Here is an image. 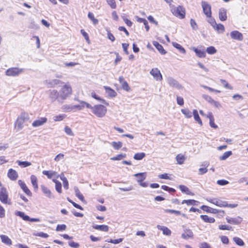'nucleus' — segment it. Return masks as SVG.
<instances>
[{
	"instance_id": "nucleus-1",
	"label": "nucleus",
	"mask_w": 248,
	"mask_h": 248,
	"mask_svg": "<svg viewBox=\"0 0 248 248\" xmlns=\"http://www.w3.org/2000/svg\"><path fill=\"white\" fill-rule=\"evenodd\" d=\"M71 92L72 89L69 86L67 85H64L59 92L56 90L53 102L57 101L59 104H62L64 100L71 94Z\"/></svg>"
},
{
	"instance_id": "nucleus-2",
	"label": "nucleus",
	"mask_w": 248,
	"mask_h": 248,
	"mask_svg": "<svg viewBox=\"0 0 248 248\" xmlns=\"http://www.w3.org/2000/svg\"><path fill=\"white\" fill-rule=\"evenodd\" d=\"M28 123H30L29 115L26 113H22L16 121L15 128L17 130H20L24 127V125H27Z\"/></svg>"
},
{
	"instance_id": "nucleus-3",
	"label": "nucleus",
	"mask_w": 248,
	"mask_h": 248,
	"mask_svg": "<svg viewBox=\"0 0 248 248\" xmlns=\"http://www.w3.org/2000/svg\"><path fill=\"white\" fill-rule=\"evenodd\" d=\"M107 111L106 107L102 105H96L93 106L92 112L98 117H104Z\"/></svg>"
},
{
	"instance_id": "nucleus-4",
	"label": "nucleus",
	"mask_w": 248,
	"mask_h": 248,
	"mask_svg": "<svg viewBox=\"0 0 248 248\" xmlns=\"http://www.w3.org/2000/svg\"><path fill=\"white\" fill-rule=\"evenodd\" d=\"M171 12L174 16L181 19L184 18L186 15L185 9L181 5L171 8Z\"/></svg>"
},
{
	"instance_id": "nucleus-5",
	"label": "nucleus",
	"mask_w": 248,
	"mask_h": 248,
	"mask_svg": "<svg viewBox=\"0 0 248 248\" xmlns=\"http://www.w3.org/2000/svg\"><path fill=\"white\" fill-rule=\"evenodd\" d=\"M25 69L23 68H19L17 67H12L8 69L6 72L5 74L7 76H17L20 74L23 73Z\"/></svg>"
},
{
	"instance_id": "nucleus-6",
	"label": "nucleus",
	"mask_w": 248,
	"mask_h": 248,
	"mask_svg": "<svg viewBox=\"0 0 248 248\" xmlns=\"http://www.w3.org/2000/svg\"><path fill=\"white\" fill-rule=\"evenodd\" d=\"M202 6L203 9V12L206 16L207 17H211L212 12L211 5L206 1H202Z\"/></svg>"
},
{
	"instance_id": "nucleus-7",
	"label": "nucleus",
	"mask_w": 248,
	"mask_h": 248,
	"mask_svg": "<svg viewBox=\"0 0 248 248\" xmlns=\"http://www.w3.org/2000/svg\"><path fill=\"white\" fill-rule=\"evenodd\" d=\"M167 81L170 87L176 88L178 90L183 88V87L179 83V82L172 78L170 77L168 78Z\"/></svg>"
},
{
	"instance_id": "nucleus-8",
	"label": "nucleus",
	"mask_w": 248,
	"mask_h": 248,
	"mask_svg": "<svg viewBox=\"0 0 248 248\" xmlns=\"http://www.w3.org/2000/svg\"><path fill=\"white\" fill-rule=\"evenodd\" d=\"M230 36L232 39L238 41H242L243 35L242 33L238 31H233L230 32Z\"/></svg>"
},
{
	"instance_id": "nucleus-9",
	"label": "nucleus",
	"mask_w": 248,
	"mask_h": 248,
	"mask_svg": "<svg viewBox=\"0 0 248 248\" xmlns=\"http://www.w3.org/2000/svg\"><path fill=\"white\" fill-rule=\"evenodd\" d=\"M150 73L156 80L161 81L162 80V75L157 68L152 69Z\"/></svg>"
},
{
	"instance_id": "nucleus-10",
	"label": "nucleus",
	"mask_w": 248,
	"mask_h": 248,
	"mask_svg": "<svg viewBox=\"0 0 248 248\" xmlns=\"http://www.w3.org/2000/svg\"><path fill=\"white\" fill-rule=\"evenodd\" d=\"M226 220L228 223L233 225H238L241 223L242 221V218L239 217L232 218L230 217H226Z\"/></svg>"
},
{
	"instance_id": "nucleus-11",
	"label": "nucleus",
	"mask_w": 248,
	"mask_h": 248,
	"mask_svg": "<svg viewBox=\"0 0 248 248\" xmlns=\"http://www.w3.org/2000/svg\"><path fill=\"white\" fill-rule=\"evenodd\" d=\"M119 81L122 86V88L124 90L127 92H129L130 91V87H129L128 83L125 80H124V79L123 76H121L119 77Z\"/></svg>"
},
{
	"instance_id": "nucleus-12",
	"label": "nucleus",
	"mask_w": 248,
	"mask_h": 248,
	"mask_svg": "<svg viewBox=\"0 0 248 248\" xmlns=\"http://www.w3.org/2000/svg\"><path fill=\"white\" fill-rule=\"evenodd\" d=\"M218 17L219 19L222 21H224L227 20V10L226 9L224 8H221L219 9Z\"/></svg>"
},
{
	"instance_id": "nucleus-13",
	"label": "nucleus",
	"mask_w": 248,
	"mask_h": 248,
	"mask_svg": "<svg viewBox=\"0 0 248 248\" xmlns=\"http://www.w3.org/2000/svg\"><path fill=\"white\" fill-rule=\"evenodd\" d=\"M8 193L6 188L1 187L0 188V202H7Z\"/></svg>"
},
{
	"instance_id": "nucleus-14",
	"label": "nucleus",
	"mask_w": 248,
	"mask_h": 248,
	"mask_svg": "<svg viewBox=\"0 0 248 248\" xmlns=\"http://www.w3.org/2000/svg\"><path fill=\"white\" fill-rule=\"evenodd\" d=\"M47 118L46 117H42L39 118L38 120L34 121L32 124V125L33 127H38L43 125L47 122Z\"/></svg>"
},
{
	"instance_id": "nucleus-15",
	"label": "nucleus",
	"mask_w": 248,
	"mask_h": 248,
	"mask_svg": "<svg viewBox=\"0 0 248 248\" xmlns=\"http://www.w3.org/2000/svg\"><path fill=\"white\" fill-rule=\"evenodd\" d=\"M18 185L20 186L21 188L23 190V191L28 196H31V193L30 191V189L27 186L26 184L23 182L22 180H19L18 181Z\"/></svg>"
},
{
	"instance_id": "nucleus-16",
	"label": "nucleus",
	"mask_w": 248,
	"mask_h": 248,
	"mask_svg": "<svg viewBox=\"0 0 248 248\" xmlns=\"http://www.w3.org/2000/svg\"><path fill=\"white\" fill-rule=\"evenodd\" d=\"M7 176L10 179L15 181L17 179L18 177V174L15 170L12 169H10L7 173Z\"/></svg>"
},
{
	"instance_id": "nucleus-17",
	"label": "nucleus",
	"mask_w": 248,
	"mask_h": 248,
	"mask_svg": "<svg viewBox=\"0 0 248 248\" xmlns=\"http://www.w3.org/2000/svg\"><path fill=\"white\" fill-rule=\"evenodd\" d=\"M157 228L158 230L162 231L163 232V233L164 235H166L167 236H170L171 235V231L169 228H168L167 227L158 225L157 226Z\"/></svg>"
},
{
	"instance_id": "nucleus-18",
	"label": "nucleus",
	"mask_w": 248,
	"mask_h": 248,
	"mask_svg": "<svg viewBox=\"0 0 248 248\" xmlns=\"http://www.w3.org/2000/svg\"><path fill=\"white\" fill-rule=\"evenodd\" d=\"M193 236V232L190 230L186 229L185 230L184 232L182 234V238L186 240L191 238Z\"/></svg>"
},
{
	"instance_id": "nucleus-19",
	"label": "nucleus",
	"mask_w": 248,
	"mask_h": 248,
	"mask_svg": "<svg viewBox=\"0 0 248 248\" xmlns=\"http://www.w3.org/2000/svg\"><path fill=\"white\" fill-rule=\"evenodd\" d=\"M153 44L161 54L164 55L167 53V52L164 50L163 46L158 42L156 41H154Z\"/></svg>"
},
{
	"instance_id": "nucleus-20",
	"label": "nucleus",
	"mask_w": 248,
	"mask_h": 248,
	"mask_svg": "<svg viewBox=\"0 0 248 248\" xmlns=\"http://www.w3.org/2000/svg\"><path fill=\"white\" fill-rule=\"evenodd\" d=\"M134 176L137 178V181L140 183L145 179L146 177V172L136 173L134 174Z\"/></svg>"
},
{
	"instance_id": "nucleus-21",
	"label": "nucleus",
	"mask_w": 248,
	"mask_h": 248,
	"mask_svg": "<svg viewBox=\"0 0 248 248\" xmlns=\"http://www.w3.org/2000/svg\"><path fill=\"white\" fill-rule=\"evenodd\" d=\"M193 50L195 52L196 55L199 58H205L206 57V53L204 50H202L197 48L193 47Z\"/></svg>"
},
{
	"instance_id": "nucleus-22",
	"label": "nucleus",
	"mask_w": 248,
	"mask_h": 248,
	"mask_svg": "<svg viewBox=\"0 0 248 248\" xmlns=\"http://www.w3.org/2000/svg\"><path fill=\"white\" fill-rule=\"evenodd\" d=\"M104 88L108 93V95L110 97H114L117 95L116 92L109 87L104 86Z\"/></svg>"
},
{
	"instance_id": "nucleus-23",
	"label": "nucleus",
	"mask_w": 248,
	"mask_h": 248,
	"mask_svg": "<svg viewBox=\"0 0 248 248\" xmlns=\"http://www.w3.org/2000/svg\"><path fill=\"white\" fill-rule=\"evenodd\" d=\"M93 228L97 230L104 232H108V226L106 225H95L93 226Z\"/></svg>"
},
{
	"instance_id": "nucleus-24",
	"label": "nucleus",
	"mask_w": 248,
	"mask_h": 248,
	"mask_svg": "<svg viewBox=\"0 0 248 248\" xmlns=\"http://www.w3.org/2000/svg\"><path fill=\"white\" fill-rule=\"evenodd\" d=\"M201 208L203 210H204L207 212H208V213L215 214L218 212V210L217 209H214L213 208L208 207L206 205H202V206Z\"/></svg>"
},
{
	"instance_id": "nucleus-25",
	"label": "nucleus",
	"mask_w": 248,
	"mask_h": 248,
	"mask_svg": "<svg viewBox=\"0 0 248 248\" xmlns=\"http://www.w3.org/2000/svg\"><path fill=\"white\" fill-rule=\"evenodd\" d=\"M31 180L33 188L34 190L36 191L38 189V188L37 184V178L35 175H31Z\"/></svg>"
},
{
	"instance_id": "nucleus-26",
	"label": "nucleus",
	"mask_w": 248,
	"mask_h": 248,
	"mask_svg": "<svg viewBox=\"0 0 248 248\" xmlns=\"http://www.w3.org/2000/svg\"><path fill=\"white\" fill-rule=\"evenodd\" d=\"M15 215L17 216H19L25 221H28L30 219V217L26 215L23 212L16 211L15 212Z\"/></svg>"
},
{
	"instance_id": "nucleus-27",
	"label": "nucleus",
	"mask_w": 248,
	"mask_h": 248,
	"mask_svg": "<svg viewBox=\"0 0 248 248\" xmlns=\"http://www.w3.org/2000/svg\"><path fill=\"white\" fill-rule=\"evenodd\" d=\"M193 114L194 116V118L195 120L199 124L201 125H202V122L198 114V112L197 109H194L193 111Z\"/></svg>"
},
{
	"instance_id": "nucleus-28",
	"label": "nucleus",
	"mask_w": 248,
	"mask_h": 248,
	"mask_svg": "<svg viewBox=\"0 0 248 248\" xmlns=\"http://www.w3.org/2000/svg\"><path fill=\"white\" fill-rule=\"evenodd\" d=\"M216 205L219 207H229L234 208L237 206V204H228L227 202H216Z\"/></svg>"
},
{
	"instance_id": "nucleus-29",
	"label": "nucleus",
	"mask_w": 248,
	"mask_h": 248,
	"mask_svg": "<svg viewBox=\"0 0 248 248\" xmlns=\"http://www.w3.org/2000/svg\"><path fill=\"white\" fill-rule=\"evenodd\" d=\"M41 188L43 192L44 193V194H45L46 196H47L49 198H51L52 197L50 190L49 189H48L46 186H45L44 185H41Z\"/></svg>"
},
{
	"instance_id": "nucleus-30",
	"label": "nucleus",
	"mask_w": 248,
	"mask_h": 248,
	"mask_svg": "<svg viewBox=\"0 0 248 248\" xmlns=\"http://www.w3.org/2000/svg\"><path fill=\"white\" fill-rule=\"evenodd\" d=\"M201 218L205 222L214 223L215 221V219L213 217H209L207 215H201Z\"/></svg>"
},
{
	"instance_id": "nucleus-31",
	"label": "nucleus",
	"mask_w": 248,
	"mask_h": 248,
	"mask_svg": "<svg viewBox=\"0 0 248 248\" xmlns=\"http://www.w3.org/2000/svg\"><path fill=\"white\" fill-rule=\"evenodd\" d=\"M1 241L7 245H12L11 240L6 235H1L0 236Z\"/></svg>"
},
{
	"instance_id": "nucleus-32",
	"label": "nucleus",
	"mask_w": 248,
	"mask_h": 248,
	"mask_svg": "<svg viewBox=\"0 0 248 248\" xmlns=\"http://www.w3.org/2000/svg\"><path fill=\"white\" fill-rule=\"evenodd\" d=\"M179 187L182 192L185 193L187 195H190L192 194L189 189L187 186L184 185H180L179 186Z\"/></svg>"
},
{
	"instance_id": "nucleus-33",
	"label": "nucleus",
	"mask_w": 248,
	"mask_h": 248,
	"mask_svg": "<svg viewBox=\"0 0 248 248\" xmlns=\"http://www.w3.org/2000/svg\"><path fill=\"white\" fill-rule=\"evenodd\" d=\"M173 46L176 48L178 49L180 52L183 54L186 53V50L185 48L180 44L176 42L172 43Z\"/></svg>"
},
{
	"instance_id": "nucleus-34",
	"label": "nucleus",
	"mask_w": 248,
	"mask_h": 248,
	"mask_svg": "<svg viewBox=\"0 0 248 248\" xmlns=\"http://www.w3.org/2000/svg\"><path fill=\"white\" fill-rule=\"evenodd\" d=\"M213 28L217 31L219 33V32H223L225 31V28L224 26L221 24H217L216 23V25H215V26L213 27Z\"/></svg>"
},
{
	"instance_id": "nucleus-35",
	"label": "nucleus",
	"mask_w": 248,
	"mask_h": 248,
	"mask_svg": "<svg viewBox=\"0 0 248 248\" xmlns=\"http://www.w3.org/2000/svg\"><path fill=\"white\" fill-rule=\"evenodd\" d=\"M181 112L187 118H191L192 116L191 112L188 108L182 109Z\"/></svg>"
},
{
	"instance_id": "nucleus-36",
	"label": "nucleus",
	"mask_w": 248,
	"mask_h": 248,
	"mask_svg": "<svg viewBox=\"0 0 248 248\" xmlns=\"http://www.w3.org/2000/svg\"><path fill=\"white\" fill-rule=\"evenodd\" d=\"M44 175L47 176V178L51 179L54 175L56 174V172L53 171L43 170L42 172Z\"/></svg>"
},
{
	"instance_id": "nucleus-37",
	"label": "nucleus",
	"mask_w": 248,
	"mask_h": 248,
	"mask_svg": "<svg viewBox=\"0 0 248 248\" xmlns=\"http://www.w3.org/2000/svg\"><path fill=\"white\" fill-rule=\"evenodd\" d=\"M88 17L93 21V23L94 25L98 23V20L94 18V15L93 13L90 12H89L88 14Z\"/></svg>"
},
{
	"instance_id": "nucleus-38",
	"label": "nucleus",
	"mask_w": 248,
	"mask_h": 248,
	"mask_svg": "<svg viewBox=\"0 0 248 248\" xmlns=\"http://www.w3.org/2000/svg\"><path fill=\"white\" fill-rule=\"evenodd\" d=\"M16 162L19 166L23 168L30 166L31 165V162L27 161H22L20 160H17Z\"/></svg>"
},
{
	"instance_id": "nucleus-39",
	"label": "nucleus",
	"mask_w": 248,
	"mask_h": 248,
	"mask_svg": "<svg viewBox=\"0 0 248 248\" xmlns=\"http://www.w3.org/2000/svg\"><path fill=\"white\" fill-rule=\"evenodd\" d=\"M75 194L77 197H78L79 200L81 201H84V196L83 195L80 193L78 187H75L74 188Z\"/></svg>"
},
{
	"instance_id": "nucleus-40",
	"label": "nucleus",
	"mask_w": 248,
	"mask_h": 248,
	"mask_svg": "<svg viewBox=\"0 0 248 248\" xmlns=\"http://www.w3.org/2000/svg\"><path fill=\"white\" fill-rule=\"evenodd\" d=\"M53 181L55 183V188L56 191L59 193H61L62 191V184L59 181L53 179Z\"/></svg>"
},
{
	"instance_id": "nucleus-41",
	"label": "nucleus",
	"mask_w": 248,
	"mask_h": 248,
	"mask_svg": "<svg viewBox=\"0 0 248 248\" xmlns=\"http://www.w3.org/2000/svg\"><path fill=\"white\" fill-rule=\"evenodd\" d=\"M144 153H139L135 154L134 158L137 160H140L142 159L145 156Z\"/></svg>"
},
{
	"instance_id": "nucleus-42",
	"label": "nucleus",
	"mask_w": 248,
	"mask_h": 248,
	"mask_svg": "<svg viewBox=\"0 0 248 248\" xmlns=\"http://www.w3.org/2000/svg\"><path fill=\"white\" fill-rule=\"evenodd\" d=\"M233 241L239 246H243L245 245V243L242 239L238 237H234L233 238Z\"/></svg>"
},
{
	"instance_id": "nucleus-43",
	"label": "nucleus",
	"mask_w": 248,
	"mask_h": 248,
	"mask_svg": "<svg viewBox=\"0 0 248 248\" xmlns=\"http://www.w3.org/2000/svg\"><path fill=\"white\" fill-rule=\"evenodd\" d=\"M111 144L113 146V147L116 150L120 149L122 147L123 145V143L121 141H113L111 142Z\"/></svg>"
},
{
	"instance_id": "nucleus-44",
	"label": "nucleus",
	"mask_w": 248,
	"mask_h": 248,
	"mask_svg": "<svg viewBox=\"0 0 248 248\" xmlns=\"http://www.w3.org/2000/svg\"><path fill=\"white\" fill-rule=\"evenodd\" d=\"M232 155V151H228L225 152L222 156L219 157V159L220 160H224L228 158L230 156Z\"/></svg>"
},
{
	"instance_id": "nucleus-45",
	"label": "nucleus",
	"mask_w": 248,
	"mask_h": 248,
	"mask_svg": "<svg viewBox=\"0 0 248 248\" xmlns=\"http://www.w3.org/2000/svg\"><path fill=\"white\" fill-rule=\"evenodd\" d=\"M206 51L209 54H214L217 52V49L213 46H210L206 48Z\"/></svg>"
},
{
	"instance_id": "nucleus-46",
	"label": "nucleus",
	"mask_w": 248,
	"mask_h": 248,
	"mask_svg": "<svg viewBox=\"0 0 248 248\" xmlns=\"http://www.w3.org/2000/svg\"><path fill=\"white\" fill-rule=\"evenodd\" d=\"M66 117L65 114H60L53 117V120L55 122L61 121Z\"/></svg>"
},
{
	"instance_id": "nucleus-47",
	"label": "nucleus",
	"mask_w": 248,
	"mask_h": 248,
	"mask_svg": "<svg viewBox=\"0 0 248 248\" xmlns=\"http://www.w3.org/2000/svg\"><path fill=\"white\" fill-rule=\"evenodd\" d=\"M126 155L125 154H119L116 155V156H114L111 158V159L112 160H121L122 159L126 157Z\"/></svg>"
},
{
	"instance_id": "nucleus-48",
	"label": "nucleus",
	"mask_w": 248,
	"mask_h": 248,
	"mask_svg": "<svg viewBox=\"0 0 248 248\" xmlns=\"http://www.w3.org/2000/svg\"><path fill=\"white\" fill-rule=\"evenodd\" d=\"M178 164H182L185 160V157L181 155H178L176 157Z\"/></svg>"
},
{
	"instance_id": "nucleus-49",
	"label": "nucleus",
	"mask_w": 248,
	"mask_h": 248,
	"mask_svg": "<svg viewBox=\"0 0 248 248\" xmlns=\"http://www.w3.org/2000/svg\"><path fill=\"white\" fill-rule=\"evenodd\" d=\"M55 92H56V90H49L47 92V93L49 95V98L51 99V101L53 102V98L54 96V95L55 94Z\"/></svg>"
},
{
	"instance_id": "nucleus-50",
	"label": "nucleus",
	"mask_w": 248,
	"mask_h": 248,
	"mask_svg": "<svg viewBox=\"0 0 248 248\" xmlns=\"http://www.w3.org/2000/svg\"><path fill=\"white\" fill-rule=\"evenodd\" d=\"M62 83H63V82L62 81H61L60 80L57 79H52L49 83V84H50L52 86H54L56 85H58V84H62Z\"/></svg>"
},
{
	"instance_id": "nucleus-51",
	"label": "nucleus",
	"mask_w": 248,
	"mask_h": 248,
	"mask_svg": "<svg viewBox=\"0 0 248 248\" xmlns=\"http://www.w3.org/2000/svg\"><path fill=\"white\" fill-rule=\"evenodd\" d=\"M164 212L166 213H170V214H174L176 216L180 215L181 214L180 211L172 209H165Z\"/></svg>"
},
{
	"instance_id": "nucleus-52",
	"label": "nucleus",
	"mask_w": 248,
	"mask_h": 248,
	"mask_svg": "<svg viewBox=\"0 0 248 248\" xmlns=\"http://www.w3.org/2000/svg\"><path fill=\"white\" fill-rule=\"evenodd\" d=\"M91 96L94 99L102 102L103 103H105V100L101 98L100 97H99L97 94H96V93H95V92H92L91 93Z\"/></svg>"
},
{
	"instance_id": "nucleus-53",
	"label": "nucleus",
	"mask_w": 248,
	"mask_h": 248,
	"mask_svg": "<svg viewBox=\"0 0 248 248\" xmlns=\"http://www.w3.org/2000/svg\"><path fill=\"white\" fill-rule=\"evenodd\" d=\"M66 229V226L65 224H59L57 226L56 231L57 232L64 231Z\"/></svg>"
},
{
	"instance_id": "nucleus-54",
	"label": "nucleus",
	"mask_w": 248,
	"mask_h": 248,
	"mask_svg": "<svg viewBox=\"0 0 248 248\" xmlns=\"http://www.w3.org/2000/svg\"><path fill=\"white\" fill-rule=\"evenodd\" d=\"M106 1L112 9H115L116 8L115 0H106Z\"/></svg>"
},
{
	"instance_id": "nucleus-55",
	"label": "nucleus",
	"mask_w": 248,
	"mask_h": 248,
	"mask_svg": "<svg viewBox=\"0 0 248 248\" xmlns=\"http://www.w3.org/2000/svg\"><path fill=\"white\" fill-rule=\"evenodd\" d=\"M220 82L223 85L225 88L230 90L232 89V87L231 85H230L225 80L221 79Z\"/></svg>"
},
{
	"instance_id": "nucleus-56",
	"label": "nucleus",
	"mask_w": 248,
	"mask_h": 248,
	"mask_svg": "<svg viewBox=\"0 0 248 248\" xmlns=\"http://www.w3.org/2000/svg\"><path fill=\"white\" fill-rule=\"evenodd\" d=\"M62 108L64 111H70L73 109V106L64 105L62 106Z\"/></svg>"
},
{
	"instance_id": "nucleus-57",
	"label": "nucleus",
	"mask_w": 248,
	"mask_h": 248,
	"mask_svg": "<svg viewBox=\"0 0 248 248\" xmlns=\"http://www.w3.org/2000/svg\"><path fill=\"white\" fill-rule=\"evenodd\" d=\"M190 25L193 30H197L198 29V25L196 21L193 19H190Z\"/></svg>"
},
{
	"instance_id": "nucleus-58",
	"label": "nucleus",
	"mask_w": 248,
	"mask_h": 248,
	"mask_svg": "<svg viewBox=\"0 0 248 248\" xmlns=\"http://www.w3.org/2000/svg\"><path fill=\"white\" fill-rule=\"evenodd\" d=\"M218 228L219 229L222 230H231L232 227L228 225H221L218 226Z\"/></svg>"
},
{
	"instance_id": "nucleus-59",
	"label": "nucleus",
	"mask_w": 248,
	"mask_h": 248,
	"mask_svg": "<svg viewBox=\"0 0 248 248\" xmlns=\"http://www.w3.org/2000/svg\"><path fill=\"white\" fill-rule=\"evenodd\" d=\"M65 132L68 135L70 136H74V133L72 131V129L68 127V126H66L64 128Z\"/></svg>"
},
{
	"instance_id": "nucleus-60",
	"label": "nucleus",
	"mask_w": 248,
	"mask_h": 248,
	"mask_svg": "<svg viewBox=\"0 0 248 248\" xmlns=\"http://www.w3.org/2000/svg\"><path fill=\"white\" fill-rule=\"evenodd\" d=\"M210 104L217 108H220L221 107V104L218 102L215 101L214 99L212 100Z\"/></svg>"
},
{
	"instance_id": "nucleus-61",
	"label": "nucleus",
	"mask_w": 248,
	"mask_h": 248,
	"mask_svg": "<svg viewBox=\"0 0 248 248\" xmlns=\"http://www.w3.org/2000/svg\"><path fill=\"white\" fill-rule=\"evenodd\" d=\"M177 103L180 106H183L184 104V99L182 97L177 96L176 98Z\"/></svg>"
},
{
	"instance_id": "nucleus-62",
	"label": "nucleus",
	"mask_w": 248,
	"mask_h": 248,
	"mask_svg": "<svg viewBox=\"0 0 248 248\" xmlns=\"http://www.w3.org/2000/svg\"><path fill=\"white\" fill-rule=\"evenodd\" d=\"M217 184L220 186H225L229 184V182L225 180H219L217 181Z\"/></svg>"
},
{
	"instance_id": "nucleus-63",
	"label": "nucleus",
	"mask_w": 248,
	"mask_h": 248,
	"mask_svg": "<svg viewBox=\"0 0 248 248\" xmlns=\"http://www.w3.org/2000/svg\"><path fill=\"white\" fill-rule=\"evenodd\" d=\"M68 244L72 248H78L79 247V245L78 243L75 242L74 241L69 242L68 243Z\"/></svg>"
},
{
	"instance_id": "nucleus-64",
	"label": "nucleus",
	"mask_w": 248,
	"mask_h": 248,
	"mask_svg": "<svg viewBox=\"0 0 248 248\" xmlns=\"http://www.w3.org/2000/svg\"><path fill=\"white\" fill-rule=\"evenodd\" d=\"M200 248H211L210 245L207 243L203 242L200 244Z\"/></svg>"
}]
</instances>
